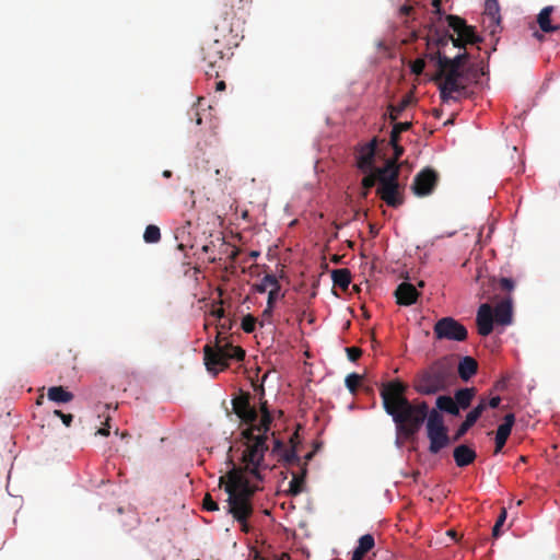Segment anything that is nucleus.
Here are the masks:
<instances>
[{"label": "nucleus", "mask_w": 560, "mask_h": 560, "mask_svg": "<svg viewBox=\"0 0 560 560\" xmlns=\"http://www.w3.org/2000/svg\"><path fill=\"white\" fill-rule=\"evenodd\" d=\"M232 406L234 413L243 422L249 424L242 432L243 439L246 440L242 455L244 467H236L230 459L233 467L226 475L220 477L219 486L223 487L228 493L226 513L240 523L242 532L248 533V520L254 513L252 499L259 487L250 483L246 474L261 481V470L268 468V465L265 464V453L268 451L267 432L270 430L272 416L264 402L260 408V421L255 423L258 418L257 410L250 405V395L244 392L233 398Z\"/></svg>", "instance_id": "obj_1"}, {"label": "nucleus", "mask_w": 560, "mask_h": 560, "mask_svg": "<svg viewBox=\"0 0 560 560\" xmlns=\"http://www.w3.org/2000/svg\"><path fill=\"white\" fill-rule=\"evenodd\" d=\"M408 386L399 380L383 383L380 395L385 412L393 418L398 435L415 436L431 415L425 401H410L406 397Z\"/></svg>", "instance_id": "obj_2"}, {"label": "nucleus", "mask_w": 560, "mask_h": 560, "mask_svg": "<svg viewBox=\"0 0 560 560\" xmlns=\"http://www.w3.org/2000/svg\"><path fill=\"white\" fill-rule=\"evenodd\" d=\"M446 22L448 24V27L452 28L453 34H451L446 30L440 31L435 28L434 31H431L428 45L429 47L431 45H434L438 48V50L430 52L429 58L431 60L440 59L442 60V62L462 69V67L468 59L469 55L467 52H463L458 54L454 58H448L441 51V48L446 47L450 43H452L454 47L465 48L466 45L468 44L480 43L481 38L476 33L475 27L468 25L466 21L458 15H446Z\"/></svg>", "instance_id": "obj_3"}, {"label": "nucleus", "mask_w": 560, "mask_h": 560, "mask_svg": "<svg viewBox=\"0 0 560 560\" xmlns=\"http://www.w3.org/2000/svg\"><path fill=\"white\" fill-rule=\"evenodd\" d=\"M456 382L454 361L451 357H442L428 368L419 371L412 382L413 389L425 396L435 395L448 389Z\"/></svg>", "instance_id": "obj_4"}, {"label": "nucleus", "mask_w": 560, "mask_h": 560, "mask_svg": "<svg viewBox=\"0 0 560 560\" xmlns=\"http://www.w3.org/2000/svg\"><path fill=\"white\" fill-rule=\"evenodd\" d=\"M425 429L430 441L429 452L431 454H438L453 442L452 438L448 436V429L444 423V418L436 409H431Z\"/></svg>", "instance_id": "obj_5"}, {"label": "nucleus", "mask_w": 560, "mask_h": 560, "mask_svg": "<svg viewBox=\"0 0 560 560\" xmlns=\"http://www.w3.org/2000/svg\"><path fill=\"white\" fill-rule=\"evenodd\" d=\"M398 177L399 166L393 162L386 176L382 178V185H378L376 189L377 196L386 202L387 206L393 208H397L404 202Z\"/></svg>", "instance_id": "obj_6"}, {"label": "nucleus", "mask_w": 560, "mask_h": 560, "mask_svg": "<svg viewBox=\"0 0 560 560\" xmlns=\"http://www.w3.org/2000/svg\"><path fill=\"white\" fill-rule=\"evenodd\" d=\"M244 358L245 350L238 346H234L229 352L213 351L211 345L203 347L205 364L207 370L214 375L229 366V360L243 361Z\"/></svg>", "instance_id": "obj_7"}, {"label": "nucleus", "mask_w": 560, "mask_h": 560, "mask_svg": "<svg viewBox=\"0 0 560 560\" xmlns=\"http://www.w3.org/2000/svg\"><path fill=\"white\" fill-rule=\"evenodd\" d=\"M244 358L245 350L238 346H234L229 352L213 351L211 345L203 347L205 364L207 370L214 375L229 366V360L243 361Z\"/></svg>", "instance_id": "obj_8"}, {"label": "nucleus", "mask_w": 560, "mask_h": 560, "mask_svg": "<svg viewBox=\"0 0 560 560\" xmlns=\"http://www.w3.org/2000/svg\"><path fill=\"white\" fill-rule=\"evenodd\" d=\"M226 45L213 38L203 43L201 47L202 60L207 63L206 74L208 77H219V70L222 69L224 63V49Z\"/></svg>", "instance_id": "obj_9"}, {"label": "nucleus", "mask_w": 560, "mask_h": 560, "mask_svg": "<svg viewBox=\"0 0 560 560\" xmlns=\"http://www.w3.org/2000/svg\"><path fill=\"white\" fill-rule=\"evenodd\" d=\"M439 340L465 341L468 337L467 328L453 317H442L433 327Z\"/></svg>", "instance_id": "obj_10"}, {"label": "nucleus", "mask_w": 560, "mask_h": 560, "mask_svg": "<svg viewBox=\"0 0 560 560\" xmlns=\"http://www.w3.org/2000/svg\"><path fill=\"white\" fill-rule=\"evenodd\" d=\"M267 289H270V296L267 300V307L264 311L265 316L270 315L273 311L275 302L284 296V294H280L281 285L275 275H265L261 281L254 285V290L258 293H265Z\"/></svg>", "instance_id": "obj_11"}, {"label": "nucleus", "mask_w": 560, "mask_h": 560, "mask_svg": "<svg viewBox=\"0 0 560 560\" xmlns=\"http://www.w3.org/2000/svg\"><path fill=\"white\" fill-rule=\"evenodd\" d=\"M438 179L435 171L425 168L415 176L411 189L418 197L428 196L434 190Z\"/></svg>", "instance_id": "obj_12"}, {"label": "nucleus", "mask_w": 560, "mask_h": 560, "mask_svg": "<svg viewBox=\"0 0 560 560\" xmlns=\"http://www.w3.org/2000/svg\"><path fill=\"white\" fill-rule=\"evenodd\" d=\"M299 443V434L295 432L290 438V448H287L280 440H275L272 452L276 453L287 466H300L301 458L296 453V445Z\"/></svg>", "instance_id": "obj_13"}, {"label": "nucleus", "mask_w": 560, "mask_h": 560, "mask_svg": "<svg viewBox=\"0 0 560 560\" xmlns=\"http://www.w3.org/2000/svg\"><path fill=\"white\" fill-rule=\"evenodd\" d=\"M376 139L371 140L369 143L361 147L358 156H357V165L360 171L363 173H368V171L375 170L374 160L376 152Z\"/></svg>", "instance_id": "obj_14"}, {"label": "nucleus", "mask_w": 560, "mask_h": 560, "mask_svg": "<svg viewBox=\"0 0 560 560\" xmlns=\"http://www.w3.org/2000/svg\"><path fill=\"white\" fill-rule=\"evenodd\" d=\"M493 311L490 304L485 303L481 304L477 312L476 324L478 328V334L481 336H488L493 330V322H494Z\"/></svg>", "instance_id": "obj_15"}, {"label": "nucleus", "mask_w": 560, "mask_h": 560, "mask_svg": "<svg viewBox=\"0 0 560 560\" xmlns=\"http://www.w3.org/2000/svg\"><path fill=\"white\" fill-rule=\"evenodd\" d=\"M394 161H386L383 167H378L372 171H368L366 175L362 179V197L366 198L369 194V189H371L376 183L382 185V178L386 176L392 163Z\"/></svg>", "instance_id": "obj_16"}, {"label": "nucleus", "mask_w": 560, "mask_h": 560, "mask_svg": "<svg viewBox=\"0 0 560 560\" xmlns=\"http://www.w3.org/2000/svg\"><path fill=\"white\" fill-rule=\"evenodd\" d=\"M395 296L397 304L408 306L417 302L419 292L413 284L401 282L395 290Z\"/></svg>", "instance_id": "obj_17"}, {"label": "nucleus", "mask_w": 560, "mask_h": 560, "mask_svg": "<svg viewBox=\"0 0 560 560\" xmlns=\"http://www.w3.org/2000/svg\"><path fill=\"white\" fill-rule=\"evenodd\" d=\"M493 311L494 319L500 325H510L512 323L513 311H512V299L511 296L504 298L499 302Z\"/></svg>", "instance_id": "obj_18"}, {"label": "nucleus", "mask_w": 560, "mask_h": 560, "mask_svg": "<svg viewBox=\"0 0 560 560\" xmlns=\"http://www.w3.org/2000/svg\"><path fill=\"white\" fill-rule=\"evenodd\" d=\"M442 79H444L440 84V96L442 102H448L451 98H453L452 93L460 92L465 89V85L462 84L460 80L458 79H454L453 77H442Z\"/></svg>", "instance_id": "obj_19"}, {"label": "nucleus", "mask_w": 560, "mask_h": 560, "mask_svg": "<svg viewBox=\"0 0 560 560\" xmlns=\"http://www.w3.org/2000/svg\"><path fill=\"white\" fill-rule=\"evenodd\" d=\"M453 457L458 467H465L474 463L477 454L469 446L460 444L454 448Z\"/></svg>", "instance_id": "obj_20"}, {"label": "nucleus", "mask_w": 560, "mask_h": 560, "mask_svg": "<svg viewBox=\"0 0 560 560\" xmlns=\"http://www.w3.org/2000/svg\"><path fill=\"white\" fill-rule=\"evenodd\" d=\"M480 418V409H472L466 416V419L457 428L456 432L452 436L453 442L459 441L467 431L477 422Z\"/></svg>", "instance_id": "obj_21"}, {"label": "nucleus", "mask_w": 560, "mask_h": 560, "mask_svg": "<svg viewBox=\"0 0 560 560\" xmlns=\"http://www.w3.org/2000/svg\"><path fill=\"white\" fill-rule=\"evenodd\" d=\"M553 12V7L548 5L545 7L539 14L537 15V23L539 28L544 33H551L560 30V25L551 24V14Z\"/></svg>", "instance_id": "obj_22"}, {"label": "nucleus", "mask_w": 560, "mask_h": 560, "mask_svg": "<svg viewBox=\"0 0 560 560\" xmlns=\"http://www.w3.org/2000/svg\"><path fill=\"white\" fill-rule=\"evenodd\" d=\"M374 537L365 534L359 538V544L352 553L351 560H363L364 556L374 547Z\"/></svg>", "instance_id": "obj_23"}, {"label": "nucleus", "mask_w": 560, "mask_h": 560, "mask_svg": "<svg viewBox=\"0 0 560 560\" xmlns=\"http://www.w3.org/2000/svg\"><path fill=\"white\" fill-rule=\"evenodd\" d=\"M478 363L471 357H464L458 364V375L463 381H468L477 373Z\"/></svg>", "instance_id": "obj_24"}, {"label": "nucleus", "mask_w": 560, "mask_h": 560, "mask_svg": "<svg viewBox=\"0 0 560 560\" xmlns=\"http://www.w3.org/2000/svg\"><path fill=\"white\" fill-rule=\"evenodd\" d=\"M438 67L436 80H441L442 77H453L454 79L460 80L463 78V71L460 68L454 67L452 65L442 62L440 59L434 60Z\"/></svg>", "instance_id": "obj_25"}, {"label": "nucleus", "mask_w": 560, "mask_h": 560, "mask_svg": "<svg viewBox=\"0 0 560 560\" xmlns=\"http://www.w3.org/2000/svg\"><path fill=\"white\" fill-rule=\"evenodd\" d=\"M306 462L301 467V474L293 472L292 480L289 483V494L295 497L303 492L306 476Z\"/></svg>", "instance_id": "obj_26"}, {"label": "nucleus", "mask_w": 560, "mask_h": 560, "mask_svg": "<svg viewBox=\"0 0 560 560\" xmlns=\"http://www.w3.org/2000/svg\"><path fill=\"white\" fill-rule=\"evenodd\" d=\"M47 397L51 401L66 404L71 401L74 396L71 392L65 389L62 386H52L48 389Z\"/></svg>", "instance_id": "obj_27"}, {"label": "nucleus", "mask_w": 560, "mask_h": 560, "mask_svg": "<svg viewBox=\"0 0 560 560\" xmlns=\"http://www.w3.org/2000/svg\"><path fill=\"white\" fill-rule=\"evenodd\" d=\"M475 395H476L475 388L466 387V388L458 389L454 396V400L458 405V410L467 409L470 406L471 400L474 399Z\"/></svg>", "instance_id": "obj_28"}, {"label": "nucleus", "mask_w": 560, "mask_h": 560, "mask_svg": "<svg viewBox=\"0 0 560 560\" xmlns=\"http://www.w3.org/2000/svg\"><path fill=\"white\" fill-rule=\"evenodd\" d=\"M436 407L439 410L441 411H445L452 416H458L459 415V411H458V405L455 402L454 398H452L451 396H439L436 398Z\"/></svg>", "instance_id": "obj_29"}, {"label": "nucleus", "mask_w": 560, "mask_h": 560, "mask_svg": "<svg viewBox=\"0 0 560 560\" xmlns=\"http://www.w3.org/2000/svg\"><path fill=\"white\" fill-rule=\"evenodd\" d=\"M334 284L342 290H347L351 282V272L347 268L335 269L331 272Z\"/></svg>", "instance_id": "obj_30"}, {"label": "nucleus", "mask_w": 560, "mask_h": 560, "mask_svg": "<svg viewBox=\"0 0 560 560\" xmlns=\"http://www.w3.org/2000/svg\"><path fill=\"white\" fill-rule=\"evenodd\" d=\"M503 420H504L503 423H501L498 427L495 435L508 440L512 432V428L515 423V416H514V413H508L504 416Z\"/></svg>", "instance_id": "obj_31"}, {"label": "nucleus", "mask_w": 560, "mask_h": 560, "mask_svg": "<svg viewBox=\"0 0 560 560\" xmlns=\"http://www.w3.org/2000/svg\"><path fill=\"white\" fill-rule=\"evenodd\" d=\"M411 96L405 95L397 105L388 106V117L390 121H396L398 116L410 105Z\"/></svg>", "instance_id": "obj_32"}, {"label": "nucleus", "mask_w": 560, "mask_h": 560, "mask_svg": "<svg viewBox=\"0 0 560 560\" xmlns=\"http://www.w3.org/2000/svg\"><path fill=\"white\" fill-rule=\"evenodd\" d=\"M412 124L409 121L395 122L390 131L389 142H399L400 135L411 128Z\"/></svg>", "instance_id": "obj_33"}, {"label": "nucleus", "mask_w": 560, "mask_h": 560, "mask_svg": "<svg viewBox=\"0 0 560 560\" xmlns=\"http://www.w3.org/2000/svg\"><path fill=\"white\" fill-rule=\"evenodd\" d=\"M161 238L159 226L150 224L145 228L143 240L145 243H158Z\"/></svg>", "instance_id": "obj_34"}, {"label": "nucleus", "mask_w": 560, "mask_h": 560, "mask_svg": "<svg viewBox=\"0 0 560 560\" xmlns=\"http://www.w3.org/2000/svg\"><path fill=\"white\" fill-rule=\"evenodd\" d=\"M486 13L493 22L500 21V7L498 0H486Z\"/></svg>", "instance_id": "obj_35"}, {"label": "nucleus", "mask_w": 560, "mask_h": 560, "mask_svg": "<svg viewBox=\"0 0 560 560\" xmlns=\"http://www.w3.org/2000/svg\"><path fill=\"white\" fill-rule=\"evenodd\" d=\"M345 383L349 392L354 395L360 386L361 376L357 373H351L347 375Z\"/></svg>", "instance_id": "obj_36"}, {"label": "nucleus", "mask_w": 560, "mask_h": 560, "mask_svg": "<svg viewBox=\"0 0 560 560\" xmlns=\"http://www.w3.org/2000/svg\"><path fill=\"white\" fill-rule=\"evenodd\" d=\"M234 346L228 341L225 337H215V343L212 346L213 351L229 352Z\"/></svg>", "instance_id": "obj_37"}, {"label": "nucleus", "mask_w": 560, "mask_h": 560, "mask_svg": "<svg viewBox=\"0 0 560 560\" xmlns=\"http://www.w3.org/2000/svg\"><path fill=\"white\" fill-rule=\"evenodd\" d=\"M241 327L247 334L253 332L256 327V318L250 314L244 316L242 319Z\"/></svg>", "instance_id": "obj_38"}, {"label": "nucleus", "mask_w": 560, "mask_h": 560, "mask_svg": "<svg viewBox=\"0 0 560 560\" xmlns=\"http://www.w3.org/2000/svg\"><path fill=\"white\" fill-rule=\"evenodd\" d=\"M505 520H506V510L502 509L501 513L492 528V536L494 538H498L500 536V529L503 526V524L505 523Z\"/></svg>", "instance_id": "obj_39"}, {"label": "nucleus", "mask_w": 560, "mask_h": 560, "mask_svg": "<svg viewBox=\"0 0 560 560\" xmlns=\"http://www.w3.org/2000/svg\"><path fill=\"white\" fill-rule=\"evenodd\" d=\"M233 324H234V322L230 317H225L224 319L219 320V324L217 325V328H218L217 336L221 337L222 334H225L229 330H231L233 327Z\"/></svg>", "instance_id": "obj_40"}, {"label": "nucleus", "mask_w": 560, "mask_h": 560, "mask_svg": "<svg viewBox=\"0 0 560 560\" xmlns=\"http://www.w3.org/2000/svg\"><path fill=\"white\" fill-rule=\"evenodd\" d=\"M202 506L207 511H218L219 504L212 499V497L207 493L203 498Z\"/></svg>", "instance_id": "obj_41"}, {"label": "nucleus", "mask_w": 560, "mask_h": 560, "mask_svg": "<svg viewBox=\"0 0 560 560\" xmlns=\"http://www.w3.org/2000/svg\"><path fill=\"white\" fill-rule=\"evenodd\" d=\"M346 352H347L348 359L351 362L358 361L360 359V357L362 355V350L358 347H348V348H346Z\"/></svg>", "instance_id": "obj_42"}, {"label": "nucleus", "mask_w": 560, "mask_h": 560, "mask_svg": "<svg viewBox=\"0 0 560 560\" xmlns=\"http://www.w3.org/2000/svg\"><path fill=\"white\" fill-rule=\"evenodd\" d=\"M424 67H425V62H424V60H423V59H421V58L416 59V60L411 63V66H410V68H411V72H412V73H415V74H417V75H419V74H421V73L423 72Z\"/></svg>", "instance_id": "obj_43"}, {"label": "nucleus", "mask_w": 560, "mask_h": 560, "mask_svg": "<svg viewBox=\"0 0 560 560\" xmlns=\"http://www.w3.org/2000/svg\"><path fill=\"white\" fill-rule=\"evenodd\" d=\"M389 143L394 149V158L389 159L388 161H394L395 164L398 165L397 161L404 154V148L398 142H389Z\"/></svg>", "instance_id": "obj_44"}, {"label": "nucleus", "mask_w": 560, "mask_h": 560, "mask_svg": "<svg viewBox=\"0 0 560 560\" xmlns=\"http://www.w3.org/2000/svg\"><path fill=\"white\" fill-rule=\"evenodd\" d=\"M54 415L59 417L66 427L71 425L73 420V416L71 413H63L61 410H55Z\"/></svg>", "instance_id": "obj_45"}, {"label": "nucleus", "mask_w": 560, "mask_h": 560, "mask_svg": "<svg viewBox=\"0 0 560 560\" xmlns=\"http://www.w3.org/2000/svg\"><path fill=\"white\" fill-rule=\"evenodd\" d=\"M515 287L514 281L511 278H501L500 288L504 291L511 292Z\"/></svg>", "instance_id": "obj_46"}, {"label": "nucleus", "mask_w": 560, "mask_h": 560, "mask_svg": "<svg viewBox=\"0 0 560 560\" xmlns=\"http://www.w3.org/2000/svg\"><path fill=\"white\" fill-rule=\"evenodd\" d=\"M210 315L218 320H222L226 317L225 311L222 306L213 307L212 311L210 312Z\"/></svg>", "instance_id": "obj_47"}, {"label": "nucleus", "mask_w": 560, "mask_h": 560, "mask_svg": "<svg viewBox=\"0 0 560 560\" xmlns=\"http://www.w3.org/2000/svg\"><path fill=\"white\" fill-rule=\"evenodd\" d=\"M508 440L499 438L495 435V447H494V454H498L502 451Z\"/></svg>", "instance_id": "obj_48"}, {"label": "nucleus", "mask_w": 560, "mask_h": 560, "mask_svg": "<svg viewBox=\"0 0 560 560\" xmlns=\"http://www.w3.org/2000/svg\"><path fill=\"white\" fill-rule=\"evenodd\" d=\"M109 420H110V417L107 416L106 417V420H105V425L106 428H101L97 433L101 434V435H104V436H107L109 435Z\"/></svg>", "instance_id": "obj_49"}, {"label": "nucleus", "mask_w": 560, "mask_h": 560, "mask_svg": "<svg viewBox=\"0 0 560 560\" xmlns=\"http://www.w3.org/2000/svg\"><path fill=\"white\" fill-rule=\"evenodd\" d=\"M501 398L499 396L492 397L488 400L490 408H498L500 406Z\"/></svg>", "instance_id": "obj_50"}, {"label": "nucleus", "mask_w": 560, "mask_h": 560, "mask_svg": "<svg viewBox=\"0 0 560 560\" xmlns=\"http://www.w3.org/2000/svg\"><path fill=\"white\" fill-rule=\"evenodd\" d=\"M487 407H489L488 401L485 398H482L480 400V402L474 409H480V416H481L482 412L487 409Z\"/></svg>", "instance_id": "obj_51"}, {"label": "nucleus", "mask_w": 560, "mask_h": 560, "mask_svg": "<svg viewBox=\"0 0 560 560\" xmlns=\"http://www.w3.org/2000/svg\"><path fill=\"white\" fill-rule=\"evenodd\" d=\"M441 3L442 0H432V7L434 8L438 14H441Z\"/></svg>", "instance_id": "obj_52"}, {"label": "nucleus", "mask_w": 560, "mask_h": 560, "mask_svg": "<svg viewBox=\"0 0 560 560\" xmlns=\"http://www.w3.org/2000/svg\"><path fill=\"white\" fill-rule=\"evenodd\" d=\"M223 2H224L225 7L230 5V8L233 9L235 2L241 3V2H243V0H223Z\"/></svg>", "instance_id": "obj_53"}, {"label": "nucleus", "mask_w": 560, "mask_h": 560, "mask_svg": "<svg viewBox=\"0 0 560 560\" xmlns=\"http://www.w3.org/2000/svg\"><path fill=\"white\" fill-rule=\"evenodd\" d=\"M237 255H238V249H237L236 247H232V250H231V253H230L229 257H230L232 260H235V259H236V257H237Z\"/></svg>", "instance_id": "obj_54"}, {"label": "nucleus", "mask_w": 560, "mask_h": 560, "mask_svg": "<svg viewBox=\"0 0 560 560\" xmlns=\"http://www.w3.org/2000/svg\"><path fill=\"white\" fill-rule=\"evenodd\" d=\"M400 11L402 14L409 15L410 12L412 11V7L404 5V7H401Z\"/></svg>", "instance_id": "obj_55"}, {"label": "nucleus", "mask_w": 560, "mask_h": 560, "mask_svg": "<svg viewBox=\"0 0 560 560\" xmlns=\"http://www.w3.org/2000/svg\"><path fill=\"white\" fill-rule=\"evenodd\" d=\"M225 82L224 81H219L217 82V85H215V90L217 91H224L225 90Z\"/></svg>", "instance_id": "obj_56"}, {"label": "nucleus", "mask_w": 560, "mask_h": 560, "mask_svg": "<svg viewBox=\"0 0 560 560\" xmlns=\"http://www.w3.org/2000/svg\"><path fill=\"white\" fill-rule=\"evenodd\" d=\"M194 116H195L194 119H195L196 124L200 125L201 121H202V118H201L200 114L197 110H195Z\"/></svg>", "instance_id": "obj_57"}, {"label": "nucleus", "mask_w": 560, "mask_h": 560, "mask_svg": "<svg viewBox=\"0 0 560 560\" xmlns=\"http://www.w3.org/2000/svg\"><path fill=\"white\" fill-rule=\"evenodd\" d=\"M534 36L539 40V42H542L545 39V36L539 33V32H535L534 33Z\"/></svg>", "instance_id": "obj_58"}, {"label": "nucleus", "mask_w": 560, "mask_h": 560, "mask_svg": "<svg viewBox=\"0 0 560 560\" xmlns=\"http://www.w3.org/2000/svg\"><path fill=\"white\" fill-rule=\"evenodd\" d=\"M313 455H314V452H310V453H307V454L305 455V460L307 462V460L312 459Z\"/></svg>", "instance_id": "obj_59"}, {"label": "nucleus", "mask_w": 560, "mask_h": 560, "mask_svg": "<svg viewBox=\"0 0 560 560\" xmlns=\"http://www.w3.org/2000/svg\"><path fill=\"white\" fill-rule=\"evenodd\" d=\"M202 252L208 253V252H209V245H205V246L202 247Z\"/></svg>", "instance_id": "obj_60"}, {"label": "nucleus", "mask_w": 560, "mask_h": 560, "mask_svg": "<svg viewBox=\"0 0 560 560\" xmlns=\"http://www.w3.org/2000/svg\"><path fill=\"white\" fill-rule=\"evenodd\" d=\"M163 175H164L165 177H170V176H171V172H170V171H165V172L163 173Z\"/></svg>", "instance_id": "obj_61"}, {"label": "nucleus", "mask_w": 560, "mask_h": 560, "mask_svg": "<svg viewBox=\"0 0 560 560\" xmlns=\"http://www.w3.org/2000/svg\"><path fill=\"white\" fill-rule=\"evenodd\" d=\"M250 256H252V257H257V256H258V253H257V252H253V253L250 254Z\"/></svg>", "instance_id": "obj_62"}, {"label": "nucleus", "mask_w": 560, "mask_h": 560, "mask_svg": "<svg viewBox=\"0 0 560 560\" xmlns=\"http://www.w3.org/2000/svg\"><path fill=\"white\" fill-rule=\"evenodd\" d=\"M521 460H522V462H525V460H526V457H525V456H521Z\"/></svg>", "instance_id": "obj_63"}]
</instances>
